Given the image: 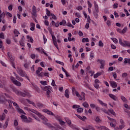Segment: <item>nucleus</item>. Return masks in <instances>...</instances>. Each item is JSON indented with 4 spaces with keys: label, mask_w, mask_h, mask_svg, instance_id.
Segmentation results:
<instances>
[{
    "label": "nucleus",
    "mask_w": 130,
    "mask_h": 130,
    "mask_svg": "<svg viewBox=\"0 0 130 130\" xmlns=\"http://www.w3.org/2000/svg\"><path fill=\"white\" fill-rule=\"evenodd\" d=\"M10 87L12 89V91L17 95H20V96H22V97H26V96H27V97H31V95H30V93L26 91H24V92H22L21 91H18L17 88H16V87L14 86H10Z\"/></svg>",
    "instance_id": "nucleus-1"
},
{
    "label": "nucleus",
    "mask_w": 130,
    "mask_h": 130,
    "mask_svg": "<svg viewBox=\"0 0 130 130\" xmlns=\"http://www.w3.org/2000/svg\"><path fill=\"white\" fill-rule=\"evenodd\" d=\"M42 90H43V91H47V97L49 98L50 97V93H51V90H52V87L50 86H41Z\"/></svg>",
    "instance_id": "nucleus-2"
},
{
    "label": "nucleus",
    "mask_w": 130,
    "mask_h": 130,
    "mask_svg": "<svg viewBox=\"0 0 130 130\" xmlns=\"http://www.w3.org/2000/svg\"><path fill=\"white\" fill-rule=\"evenodd\" d=\"M124 42V43H123ZM123 42H122V40L121 38L119 39V43L121 46H123V47H125V46H127L128 47H130V42L127 41H123Z\"/></svg>",
    "instance_id": "nucleus-3"
},
{
    "label": "nucleus",
    "mask_w": 130,
    "mask_h": 130,
    "mask_svg": "<svg viewBox=\"0 0 130 130\" xmlns=\"http://www.w3.org/2000/svg\"><path fill=\"white\" fill-rule=\"evenodd\" d=\"M17 73L21 76V77H25L28 80H29V77L27 76L26 73L24 72V71L21 68H18L17 70Z\"/></svg>",
    "instance_id": "nucleus-4"
},
{
    "label": "nucleus",
    "mask_w": 130,
    "mask_h": 130,
    "mask_svg": "<svg viewBox=\"0 0 130 130\" xmlns=\"http://www.w3.org/2000/svg\"><path fill=\"white\" fill-rule=\"evenodd\" d=\"M7 54H8L9 57L11 59L10 62H11L12 67L14 68V69H16V66L15 65V62L14 61L15 60V58H14L13 57V56H12V54H11V53H10L9 52H8Z\"/></svg>",
    "instance_id": "nucleus-5"
},
{
    "label": "nucleus",
    "mask_w": 130,
    "mask_h": 130,
    "mask_svg": "<svg viewBox=\"0 0 130 130\" xmlns=\"http://www.w3.org/2000/svg\"><path fill=\"white\" fill-rule=\"evenodd\" d=\"M52 38L54 45L55 46L58 50H59V48H58V45H57V42H56V38H55V36H54V35H52Z\"/></svg>",
    "instance_id": "nucleus-6"
},
{
    "label": "nucleus",
    "mask_w": 130,
    "mask_h": 130,
    "mask_svg": "<svg viewBox=\"0 0 130 130\" xmlns=\"http://www.w3.org/2000/svg\"><path fill=\"white\" fill-rule=\"evenodd\" d=\"M97 61H98V62H100V63H101L100 69H104V67H105V60L98 59Z\"/></svg>",
    "instance_id": "nucleus-7"
},
{
    "label": "nucleus",
    "mask_w": 130,
    "mask_h": 130,
    "mask_svg": "<svg viewBox=\"0 0 130 130\" xmlns=\"http://www.w3.org/2000/svg\"><path fill=\"white\" fill-rule=\"evenodd\" d=\"M37 11H36V7L35 6H32L31 15L32 17H37Z\"/></svg>",
    "instance_id": "nucleus-8"
},
{
    "label": "nucleus",
    "mask_w": 130,
    "mask_h": 130,
    "mask_svg": "<svg viewBox=\"0 0 130 130\" xmlns=\"http://www.w3.org/2000/svg\"><path fill=\"white\" fill-rule=\"evenodd\" d=\"M43 112H45V113H47V114H49V115H52V116H54V114H53L52 112L49 111L48 109H43Z\"/></svg>",
    "instance_id": "nucleus-9"
},
{
    "label": "nucleus",
    "mask_w": 130,
    "mask_h": 130,
    "mask_svg": "<svg viewBox=\"0 0 130 130\" xmlns=\"http://www.w3.org/2000/svg\"><path fill=\"white\" fill-rule=\"evenodd\" d=\"M6 98H5V96L4 95H0V104H3V103H5L6 102Z\"/></svg>",
    "instance_id": "nucleus-10"
},
{
    "label": "nucleus",
    "mask_w": 130,
    "mask_h": 130,
    "mask_svg": "<svg viewBox=\"0 0 130 130\" xmlns=\"http://www.w3.org/2000/svg\"><path fill=\"white\" fill-rule=\"evenodd\" d=\"M110 83L111 84V86H112V88H116V87H117V84H116L115 81H110Z\"/></svg>",
    "instance_id": "nucleus-11"
},
{
    "label": "nucleus",
    "mask_w": 130,
    "mask_h": 130,
    "mask_svg": "<svg viewBox=\"0 0 130 130\" xmlns=\"http://www.w3.org/2000/svg\"><path fill=\"white\" fill-rule=\"evenodd\" d=\"M36 105L39 109H41L42 108H44L45 106L43 105V104L41 103H37L36 104Z\"/></svg>",
    "instance_id": "nucleus-12"
},
{
    "label": "nucleus",
    "mask_w": 130,
    "mask_h": 130,
    "mask_svg": "<svg viewBox=\"0 0 130 130\" xmlns=\"http://www.w3.org/2000/svg\"><path fill=\"white\" fill-rule=\"evenodd\" d=\"M104 73V72L102 71L101 72H98L96 74L94 75V79H96V78H98L100 76H101Z\"/></svg>",
    "instance_id": "nucleus-13"
},
{
    "label": "nucleus",
    "mask_w": 130,
    "mask_h": 130,
    "mask_svg": "<svg viewBox=\"0 0 130 130\" xmlns=\"http://www.w3.org/2000/svg\"><path fill=\"white\" fill-rule=\"evenodd\" d=\"M95 127H96V128H98V129H102V130H109V129L104 126H102L101 127H99L98 126H95Z\"/></svg>",
    "instance_id": "nucleus-14"
},
{
    "label": "nucleus",
    "mask_w": 130,
    "mask_h": 130,
    "mask_svg": "<svg viewBox=\"0 0 130 130\" xmlns=\"http://www.w3.org/2000/svg\"><path fill=\"white\" fill-rule=\"evenodd\" d=\"M98 13H99V9H95V11H93V15L96 19L98 18Z\"/></svg>",
    "instance_id": "nucleus-15"
},
{
    "label": "nucleus",
    "mask_w": 130,
    "mask_h": 130,
    "mask_svg": "<svg viewBox=\"0 0 130 130\" xmlns=\"http://www.w3.org/2000/svg\"><path fill=\"white\" fill-rule=\"evenodd\" d=\"M41 119L43 120V123L45 124V123H47L48 122V119H47L46 118L44 117V116H42L41 117Z\"/></svg>",
    "instance_id": "nucleus-16"
},
{
    "label": "nucleus",
    "mask_w": 130,
    "mask_h": 130,
    "mask_svg": "<svg viewBox=\"0 0 130 130\" xmlns=\"http://www.w3.org/2000/svg\"><path fill=\"white\" fill-rule=\"evenodd\" d=\"M45 125H47L48 127L49 128H51L52 130L53 129V127H54V126H53L50 123H45Z\"/></svg>",
    "instance_id": "nucleus-17"
},
{
    "label": "nucleus",
    "mask_w": 130,
    "mask_h": 130,
    "mask_svg": "<svg viewBox=\"0 0 130 130\" xmlns=\"http://www.w3.org/2000/svg\"><path fill=\"white\" fill-rule=\"evenodd\" d=\"M6 16L5 12H3L0 14V23H2V20H3Z\"/></svg>",
    "instance_id": "nucleus-18"
},
{
    "label": "nucleus",
    "mask_w": 130,
    "mask_h": 130,
    "mask_svg": "<svg viewBox=\"0 0 130 130\" xmlns=\"http://www.w3.org/2000/svg\"><path fill=\"white\" fill-rule=\"evenodd\" d=\"M109 96L110 97V98L113 99V100H114V101H116L117 98L115 95H114L111 93H110V94H109Z\"/></svg>",
    "instance_id": "nucleus-19"
},
{
    "label": "nucleus",
    "mask_w": 130,
    "mask_h": 130,
    "mask_svg": "<svg viewBox=\"0 0 130 130\" xmlns=\"http://www.w3.org/2000/svg\"><path fill=\"white\" fill-rule=\"evenodd\" d=\"M17 110L19 113H22V114H26L25 112L23 110L20 108V107L17 108Z\"/></svg>",
    "instance_id": "nucleus-20"
},
{
    "label": "nucleus",
    "mask_w": 130,
    "mask_h": 130,
    "mask_svg": "<svg viewBox=\"0 0 130 130\" xmlns=\"http://www.w3.org/2000/svg\"><path fill=\"white\" fill-rule=\"evenodd\" d=\"M13 32L14 34L15 35V37H18V36H19V35L20 34V32H19L16 29H14Z\"/></svg>",
    "instance_id": "nucleus-21"
},
{
    "label": "nucleus",
    "mask_w": 130,
    "mask_h": 130,
    "mask_svg": "<svg viewBox=\"0 0 130 130\" xmlns=\"http://www.w3.org/2000/svg\"><path fill=\"white\" fill-rule=\"evenodd\" d=\"M26 101L27 102H28V103H29V104H31L32 105H33V106H34V107H36V105L35 104V103L30 101V100L26 99Z\"/></svg>",
    "instance_id": "nucleus-22"
},
{
    "label": "nucleus",
    "mask_w": 130,
    "mask_h": 130,
    "mask_svg": "<svg viewBox=\"0 0 130 130\" xmlns=\"http://www.w3.org/2000/svg\"><path fill=\"white\" fill-rule=\"evenodd\" d=\"M23 122H25L26 123H30V122H32V120H29L28 119V118L26 117V118L24 119V120H22Z\"/></svg>",
    "instance_id": "nucleus-23"
},
{
    "label": "nucleus",
    "mask_w": 130,
    "mask_h": 130,
    "mask_svg": "<svg viewBox=\"0 0 130 130\" xmlns=\"http://www.w3.org/2000/svg\"><path fill=\"white\" fill-rule=\"evenodd\" d=\"M65 97L67 98L68 99L70 98V94H69V89H66L65 90Z\"/></svg>",
    "instance_id": "nucleus-24"
},
{
    "label": "nucleus",
    "mask_w": 130,
    "mask_h": 130,
    "mask_svg": "<svg viewBox=\"0 0 130 130\" xmlns=\"http://www.w3.org/2000/svg\"><path fill=\"white\" fill-rule=\"evenodd\" d=\"M108 111H109V112H110V113H111V114H112V115H114V116H115V115H116V114H115V112H114L113 109H109Z\"/></svg>",
    "instance_id": "nucleus-25"
},
{
    "label": "nucleus",
    "mask_w": 130,
    "mask_h": 130,
    "mask_svg": "<svg viewBox=\"0 0 130 130\" xmlns=\"http://www.w3.org/2000/svg\"><path fill=\"white\" fill-rule=\"evenodd\" d=\"M83 111H84V109L82 108H78L77 109V112H78V113H82V112H83Z\"/></svg>",
    "instance_id": "nucleus-26"
},
{
    "label": "nucleus",
    "mask_w": 130,
    "mask_h": 130,
    "mask_svg": "<svg viewBox=\"0 0 130 130\" xmlns=\"http://www.w3.org/2000/svg\"><path fill=\"white\" fill-rule=\"evenodd\" d=\"M6 118V114L3 113L2 115H0V120H5Z\"/></svg>",
    "instance_id": "nucleus-27"
},
{
    "label": "nucleus",
    "mask_w": 130,
    "mask_h": 130,
    "mask_svg": "<svg viewBox=\"0 0 130 130\" xmlns=\"http://www.w3.org/2000/svg\"><path fill=\"white\" fill-rule=\"evenodd\" d=\"M13 84H14L16 86H18V87H21V82L17 80L16 81H14V83Z\"/></svg>",
    "instance_id": "nucleus-28"
},
{
    "label": "nucleus",
    "mask_w": 130,
    "mask_h": 130,
    "mask_svg": "<svg viewBox=\"0 0 130 130\" xmlns=\"http://www.w3.org/2000/svg\"><path fill=\"white\" fill-rule=\"evenodd\" d=\"M99 102L101 105H102V106H105L106 108H107V104L103 103L102 101H99Z\"/></svg>",
    "instance_id": "nucleus-29"
},
{
    "label": "nucleus",
    "mask_w": 130,
    "mask_h": 130,
    "mask_svg": "<svg viewBox=\"0 0 130 130\" xmlns=\"http://www.w3.org/2000/svg\"><path fill=\"white\" fill-rule=\"evenodd\" d=\"M86 128H88V129H92V130H95V128L94 127H93V125H88L86 126Z\"/></svg>",
    "instance_id": "nucleus-30"
},
{
    "label": "nucleus",
    "mask_w": 130,
    "mask_h": 130,
    "mask_svg": "<svg viewBox=\"0 0 130 130\" xmlns=\"http://www.w3.org/2000/svg\"><path fill=\"white\" fill-rule=\"evenodd\" d=\"M46 11L47 16H48V17H50V16H51V14L52 13H50V11L47 9H46Z\"/></svg>",
    "instance_id": "nucleus-31"
},
{
    "label": "nucleus",
    "mask_w": 130,
    "mask_h": 130,
    "mask_svg": "<svg viewBox=\"0 0 130 130\" xmlns=\"http://www.w3.org/2000/svg\"><path fill=\"white\" fill-rule=\"evenodd\" d=\"M82 105L84 106V107H85V108H88V107H89V104H87L86 102H84Z\"/></svg>",
    "instance_id": "nucleus-32"
},
{
    "label": "nucleus",
    "mask_w": 130,
    "mask_h": 130,
    "mask_svg": "<svg viewBox=\"0 0 130 130\" xmlns=\"http://www.w3.org/2000/svg\"><path fill=\"white\" fill-rule=\"evenodd\" d=\"M124 63H128L130 64V58H125Z\"/></svg>",
    "instance_id": "nucleus-33"
},
{
    "label": "nucleus",
    "mask_w": 130,
    "mask_h": 130,
    "mask_svg": "<svg viewBox=\"0 0 130 130\" xmlns=\"http://www.w3.org/2000/svg\"><path fill=\"white\" fill-rule=\"evenodd\" d=\"M15 77H16L17 80H18V81H22L23 80L22 78L20 77L19 76V75H18V74H15Z\"/></svg>",
    "instance_id": "nucleus-34"
},
{
    "label": "nucleus",
    "mask_w": 130,
    "mask_h": 130,
    "mask_svg": "<svg viewBox=\"0 0 130 130\" xmlns=\"http://www.w3.org/2000/svg\"><path fill=\"white\" fill-rule=\"evenodd\" d=\"M127 30V27H125L122 30H121V33L124 34V33H126V31Z\"/></svg>",
    "instance_id": "nucleus-35"
},
{
    "label": "nucleus",
    "mask_w": 130,
    "mask_h": 130,
    "mask_svg": "<svg viewBox=\"0 0 130 130\" xmlns=\"http://www.w3.org/2000/svg\"><path fill=\"white\" fill-rule=\"evenodd\" d=\"M35 114H36L37 115H38V116H39V117H40V118H41V117H42V115H41V114L39 112H38V111H36V113H35Z\"/></svg>",
    "instance_id": "nucleus-36"
},
{
    "label": "nucleus",
    "mask_w": 130,
    "mask_h": 130,
    "mask_svg": "<svg viewBox=\"0 0 130 130\" xmlns=\"http://www.w3.org/2000/svg\"><path fill=\"white\" fill-rule=\"evenodd\" d=\"M121 99L123 101V102H126L127 101V100L123 95L121 96Z\"/></svg>",
    "instance_id": "nucleus-37"
},
{
    "label": "nucleus",
    "mask_w": 130,
    "mask_h": 130,
    "mask_svg": "<svg viewBox=\"0 0 130 130\" xmlns=\"http://www.w3.org/2000/svg\"><path fill=\"white\" fill-rule=\"evenodd\" d=\"M40 83L43 86H45L46 85H47V83L46 82V81H41Z\"/></svg>",
    "instance_id": "nucleus-38"
},
{
    "label": "nucleus",
    "mask_w": 130,
    "mask_h": 130,
    "mask_svg": "<svg viewBox=\"0 0 130 130\" xmlns=\"http://www.w3.org/2000/svg\"><path fill=\"white\" fill-rule=\"evenodd\" d=\"M81 95L82 96V100H83V101H85V100H86V98H85V96H86V94L83 92H82Z\"/></svg>",
    "instance_id": "nucleus-39"
},
{
    "label": "nucleus",
    "mask_w": 130,
    "mask_h": 130,
    "mask_svg": "<svg viewBox=\"0 0 130 130\" xmlns=\"http://www.w3.org/2000/svg\"><path fill=\"white\" fill-rule=\"evenodd\" d=\"M6 102H8L9 104V106H10V105H12V103L13 102V101H12L11 100H6Z\"/></svg>",
    "instance_id": "nucleus-40"
},
{
    "label": "nucleus",
    "mask_w": 130,
    "mask_h": 130,
    "mask_svg": "<svg viewBox=\"0 0 130 130\" xmlns=\"http://www.w3.org/2000/svg\"><path fill=\"white\" fill-rule=\"evenodd\" d=\"M101 110L102 111H103V112H104V113H106V114H108V111H107V110L105 109H103V108H102L101 109Z\"/></svg>",
    "instance_id": "nucleus-41"
},
{
    "label": "nucleus",
    "mask_w": 130,
    "mask_h": 130,
    "mask_svg": "<svg viewBox=\"0 0 130 130\" xmlns=\"http://www.w3.org/2000/svg\"><path fill=\"white\" fill-rule=\"evenodd\" d=\"M94 5L95 10L99 9V7H98V5H97V4L96 3V2H94Z\"/></svg>",
    "instance_id": "nucleus-42"
},
{
    "label": "nucleus",
    "mask_w": 130,
    "mask_h": 130,
    "mask_svg": "<svg viewBox=\"0 0 130 130\" xmlns=\"http://www.w3.org/2000/svg\"><path fill=\"white\" fill-rule=\"evenodd\" d=\"M10 79H11V80L13 82V84L15 83V82L17 81V80H16L15 78L13 76H11L10 77Z\"/></svg>",
    "instance_id": "nucleus-43"
},
{
    "label": "nucleus",
    "mask_w": 130,
    "mask_h": 130,
    "mask_svg": "<svg viewBox=\"0 0 130 130\" xmlns=\"http://www.w3.org/2000/svg\"><path fill=\"white\" fill-rule=\"evenodd\" d=\"M99 45L100 47H103L104 44L102 42V41H100L99 42Z\"/></svg>",
    "instance_id": "nucleus-44"
},
{
    "label": "nucleus",
    "mask_w": 130,
    "mask_h": 130,
    "mask_svg": "<svg viewBox=\"0 0 130 130\" xmlns=\"http://www.w3.org/2000/svg\"><path fill=\"white\" fill-rule=\"evenodd\" d=\"M19 124V123H18V121L17 120H14V126H17Z\"/></svg>",
    "instance_id": "nucleus-45"
},
{
    "label": "nucleus",
    "mask_w": 130,
    "mask_h": 130,
    "mask_svg": "<svg viewBox=\"0 0 130 130\" xmlns=\"http://www.w3.org/2000/svg\"><path fill=\"white\" fill-rule=\"evenodd\" d=\"M109 120H110L111 121H113V122H116V120L113 119V118H110V117H107Z\"/></svg>",
    "instance_id": "nucleus-46"
},
{
    "label": "nucleus",
    "mask_w": 130,
    "mask_h": 130,
    "mask_svg": "<svg viewBox=\"0 0 130 130\" xmlns=\"http://www.w3.org/2000/svg\"><path fill=\"white\" fill-rule=\"evenodd\" d=\"M93 86L96 89H99V84L98 83H94Z\"/></svg>",
    "instance_id": "nucleus-47"
},
{
    "label": "nucleus",
    "mask_w": 130,
    "mask_h": 130,
    "mask_svg": "<svg viewBox=\"0 0 130 130\" xmlns=\"http://www.w3.org/2000/svg\"><path fill=\"white\" fill-rule=\"evenodd\" d=\"M94 120L96 122H100V121H101V120L98 117H96Z\"/></svg>",
    "instance_id": "nucleus-48"
},
{
    "label": "nucleus",
    "mask_w": 130,
    "mask_h": 130,
    "mask_svg": "<svg viewBox=\"0 0 130 130\" xmlns=\"http://www.w3.org/2000/svg\"><path fill=\"white\" fill-rule=\"evenodd\" d=\"M56 62H57V63H59V64H61V66H64V63L60 61L56 60Z\"/></svg>",
    "instance_id": "nucleus-49"
},
{
    "label": "nucleus",
    "mask_w": 130,
    "mask_h": 130,
    "mask_svg": "<svg viewBox=\"0 0 130 130\" xmlns=\"http://www.w3.org/2000/svg\"><path fill=\"white\" fill-rule=\"evenodd\" d=\"M72 107L74 109H76V108H78H78H80V106L78 105H74Z\"/></svg>",
    "instance_id": "nucleus-50"
},
{
    "label": "nucleus",
    "mask_w": 130,
    "mask_h": 130,
    "mask_svg": "<svg viewBox=\"0 0 130 130\" xmlns=\"http://www.w3.org/2000/svg\"><path fill=\"white\" fill-rule=\"evenodd\" d=\"M6 16H8V17H10V18H12V17H13V15H12V14H11L10 12H7Z\"/></svg>",
    "instance_id": "nucleus-51"
},
{
    "label": "nucleus",
    "mask_w": 130,
    "mask_h": 130,
    "mask_svg": "<svg viewBox=\"0 0 130 130\" xmlns=\"http://www.w3.org/2000/svg\"><path fill=\"white\" fill-rule=\"evenodd\" d=\"M113 8L114 9H117V8H118V4L117 3H115L114 5H113Z\"/></svg>",
    "instance_id": "nucleus-52"
},
{
    "label": "nucleus",
    "mask_w": 130,
    "mask_h": 130,
    "mask_svg": "<svg viewBox=\"0 0 130 130\" xmlns=\"http://www.w3.org/2000/svg\"><path fill=\"white\" fill-rule=\"evenodd\" d=\"M51 16H52V19H54V20H56L57 19L54 14H51Z\"/></svg>",
    "instance_id": "nucleus-53"
},
{
    "label": "nucleus",
    "mask_w": 130,
    "mask_h": 130,
    "mask_svg": "<svg viewBox=\"0 0 130 130\" xmlns=\"http://www.w3.org/2000/svg\"><path fill=\"white\" fill-rule=\"evenodd\" d=\"M66 122L68 123V124H72V121L71 120L67 119L66 120Z\"/></svg>",
    "instance_id": "nucleus-54"
},
{
    "label": "nucleus",
    "mask_w": 130,
    "mask_h": 130,
    "mask_svg": "<svg viewBox=\"0 0 130 130\" xmlns=\"http://www.w3.org/2000/svg\"><path fill=\"white\" fill-rule=\"evenodd\" d=\"M95 109L98 112H101V109H100V107H96Z\"/></svg>",
    "instance_id": "nucleus-55"
},
{
    "label": "nucleus",
    "mask_w": 130,
    "mask_h": 130,
    "mask_svg": "<svg viewBox=\"0 0 130 130\" xmlns=\"http://www.w3.org/2000/svg\"><path fill=\"white\" fill-rule=\"evenodd\" d=\"M21 118H22L23 119V120H24V119H26V118H27V116L24 115H21L20 116Z\"/></svg>",
    "instance_id": "nucleus-56"
},
{
    "label": "nucleus",
    "mask_w": 130,
    "mask_h": 130,
    "mask_svg": "<svg viewBox=\"0 0 130 130\" xmlns=\"http://www.w3.org/2000/svg\"><path fill=\"white\" fill-rule=\"evenodd\" d=\"M114 16H115V18H118V17H119L118 13H117V12H116V11L114 12Z\"/></svg>",
    "instance_id": "nucleus-57"
},
{
    "label": "nucleus",
    "mask_w": 130,
    "mask_h": 130,
    "mask_svg": "<svg viewBox=\"0 0 130 130\" xmlns=\"http://www.w3.org/2000/svg\"><path fill=\"white\" fill-rule=\"evenodd\" d=\"M90 106L91 108H96V105L94 104H90Z\"/></svg>",
    "instance_id": "nucleus-58"
},
{
    "label": "nucleus",
    "mask_w": 130,
    "mask_h": 130,
    "mask_svg": "<svg viewBox=\"0 0 130 130\" xmlns=\"http://www.w3.org/2000/svg\"><path fill=\"white\" fill-rule=\"evenodd\" d=\"M8 10H9V11H12L13 10V5H12L9 6Z\"/></svg>",
    "instance_id": "nucleus-59"
},
{
    "label": "nucleus",
    "mask_w": 130,
    "mask_h": 130,
    "mask_svg": "<svg viewBox=\"0 0 130 130\" xmlns=\"http://www.w3.org/2000/svg\"><path fill=\"white\" fill-rule=\"evenodd\" d=\"M43 39H44V44H45V43H46V41H47V39H46V38L45 37V36H43Z\"/></svg>",
    "instance_id": "nucleus-60"
},
{
    "label": "nucleus",
    "mask_w": 130,
    "mask_h": 130,
    "mask_svg": "<svg viewBox=\"0 0 130 130\" xmlns=\"http://www.w3.org/2000/svg\"><path fill=\"white\" fill-rule=\"evenodd\" d=\"M124 126H125V125L124 124H122V125H120L119 127L120 128V129H122L123 128V127H124Z\"/></svg>",
    "instance_id": "nucleus-61"
},
{
    "label": "nucleus",
    "mask_w": 130,
    "mask_h": 130,
    "mask_svg": "<svg viewBox=\"0 0 130 130\" xmlns=\"http://www.w3.org/2000/svg\"><path fill=\"white\" fill-rule=\"evenodd\" d=\"M35 56H36L35 54H31L30 55V57L31 58H32V59H34L35 58Z\"/></svg>",
    "instance_id": "nucleus-62"
},
{
    "label": "nucleus",
    "mask_w": 130,
    "mask_h": 130,
    "mask_svg": "<svg viewBox=\"0 0 130 130\" xmlns=\"http://www.w3.org/2000/svg\"><path fill=\"white\" fill-rule=\"evenodd\" d=\"M51 85H52V86H53V87L56 86V85L55 84V81H54V80H52Z\"/></svg>",
    "instance_id": "nucleus-63"
},
{
    "label": "nucleus",
    "mask_w": 130,
    "mask_h": 130,
    "mask_svg": "<svg viewBox=\"0 0 130 130\" xmlns=\"http://www.w3.org/2000/svg\"><path fill=\"white\" fill-rule=\"evenodd\" d=\"M78 35H79V36H83V32H82V31L81 30H79Z\"/></svg>",
    "instance_id": "nucleus-64"
}]
</instances>
